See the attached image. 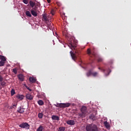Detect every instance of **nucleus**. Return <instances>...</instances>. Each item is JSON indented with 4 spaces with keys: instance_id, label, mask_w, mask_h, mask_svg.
<instances>
[{
    "instance_id": "bb28decb",
    "label": "nucleus",
    "mask_w": 131,
    "mask_h": 131,
    "mask_svg": "<svg viewBox=\"0 0 131 131\" xmlns=\"http://www.w3.org/2000/svg\"><path fill=\"white\" fill-rule=\"evenodd\" d=\"M5 63H6V62L0 61V67L4 66Z\"/></svg>"
},
{
    "instance_id": "b1692460",
    "label": "nucleus",
    "mask_w": 131,
    "mask_h": 131,
    "mask_svg": "<svg viewBox=\"0 0 131 131\" xmlns=\"http://www.w3.org/2000/svg\"><path fill=\"white\" fill-rule=\"evenodd\" d=\"M43 130V126L40 125L39 127L37 129L36 131H42Z\"/></svg>"
},
{
    "instance_id": "7c9ffc66",
    "label": "nucleus",
    "mask_w": 131,
    "mask_h": 131,
    "mask_svg": "<svg viewBox=\"0 0 131 131\" xmlns=\"http://www.w3.org/2000/svg\"><path fill=\"white\" fill-rule=\"evenodd\" d=\"M13 72L15 74H17V69H13Z\"/></svg>"
},
{
    "instance_id": "9b49d317",
    "label": "nucleus",
    "mask_w": 131,
    "mask_h": 131,
    "mask_svg": "<svg viewBox=\"0 0 131 131\" xmlns=\"http://www.w3.org/2000/svg\"><path fill=\"white\" fill-rule=\"evenodd\" d=\"M26 98L28 100H33V96H32V95H31V94H26Z\"/></svg>"
},
{
    "instance_id": "c85d7f7f",
    "label": "nucleus",
    "mask_w": 131,
    "mask_h": 131,
    "mask_svg": "<svg viewBox=\"0 0 131 131\" xmlns=\"http://www.w3.org/2000/svg\"><path fill=\"white\" fill-rule=\"evenodd\" d=\"M51 13L53 16L55 15V10L53 9L51 10Z\"/></svg>"
},
{
    "instance_id": "f3484780",
    "label": "nucleus",
    "mask_w": 131,
    "mask_h": 131,
    "mask_svg": "<svg viewBox=\"0 0 131 131\" xmlns=\"http://www.w3.org/2000/svg\"><path fill=\"white\" fill-rule=\"evenodd\" d=\"M29 80L30 82H32V83H34L36 82V79L33 77H30L29 78Z\"/></svg>"
},
{
    "instance_id": "0eeeda50",
    "label": "nucleus",
    "mask_w": 131,
    "mask_h": 131,
    "mask_svg": "<svg viewBox=\"0 0 131 131\" xmlns=\"http://www.w3.org/2000/svg\"><path fill=\"white\" fill-rule=\"evenodd\" d=\"M87 53H88V55H89V56H91V55H92V56H94V58H97V57H98V55L97 54H96L95 53H92V52H91L90 49H88Z\"/></svg>"
},
{
    "instance_id": "7ed1b4c3",
    "label": "nucleus",
    "mask_w": 131,
    "mask_h": 131,
    "mask_svg": "<svg viewBox=\"0 0 131 131\" xmlns=\"http://www.w3.org/2000/svg\"><path fill=\"white\" fill-rule=\"evenodd\" d=\"M86 107L85 106H83L81 108V113L79 114V116L80 117H82V118H83L84 117H85V114H86Z\"/></svg>"
},
{
    "instance_id": "6e6552de",
    "label": "nucleus",
    "mask_w": 131,
    "mask_h": 131,
    "mask_svg": "<svg viewBox=\"0 0 131 131\" xmlns=\"http://www.w3.org/2000/svg\"><path fill=\"white\" fill-rule=\"evenodd\" d=\"M31 13L33 16H34V17H36L37 16V12H36L35 8L32 9Z\"/></svg>"
},
{
    "instance_id": "39448f33",
    "label": "nucleus",
    "mask_w": 131,
    "mask_h": 131,
    "mask_svg": "<svg viewBox=\"0 0 131 131\" xmlns=\"http://www.w3.org/2000/svg\"><path fill=\"white\" fill-rule=\"evenodd\" d=\"M99 73L97 72H93V70H90L88 72L86 73V76L88 77H89V76H91V75H92L94 76V77H96V76H98V75Z\"/></svg>"
},
{
    "instance_id": "f8f14e48",
    "label": "nucleus",
    "mask_w": 131,
    "mask_h": 131,
    "mask_svg": "<svg viewBox=\"0 0 131 131\" xmlns=\"http://www.w3.org/2000/svg\"><path fill=\"white\" fill-rule=\"evenodd\" d=\"M42 16H43L42 19L43 20V21H45V22H48V21H49V18H48L47 14H43Z\"/></svg>"
},
{
    "instance_id": "393cba45",
    "label": "nucleus",
    "mask_w": 131,
    "mask_h": 131,
    "mask_svg": "<svg viewBox=\"0 0 131 131\" xmlns=\"http://www.w3.org/2000/svg\"><path fill=\"white\" fill-rule=\"evenodd\" d=\"M65 127H60L58 128V131H65Z\"/></svg>"
},
{
    "instance_id": "f704fd0d",
    "label": "nucleus",
    "mask_w": 131,
    "mask_h": 131,
    "mask_svg": "<svg viewBox=\"0 0 131 131\" xmlns=\"http://www.w3.org/2000/svg\"><path fill=\"white\" fill-rule=\"evenodd\" d=\"M48 3L50 4L51 3V0H47Z\"/></svg>"
},
{
    "instance_id": "e433bc0d",
    "label": "nucleus",
    "mask_w": 131,
    "mask_h": 131,
    "mask_svg": "<svg viewBox=\"0 0 131 131\" xmlns=\"http://www.w3.org/2000/svg\"><path fill=\"white\" fill-rule=\"evenodd\" d=\"M29 91L30 92H32V90L31 89H30H30H29Z\"/></svg>"
},
{
    "instance_id": "ddd939ff",
    "label": "nucleus",
    "mask_w": 131,
    "mask_h": 131,
    "mask_svg": "<svg viewBox=\"0 0 131 131\" xmlns=\"http://www.w3.org/2000/svg\"><path fill=\"white\" fill-rule=\"evenodd\" d=\"M51 118H52V120H60L59 116H56V115H53L51 117Z\"/></svg>"
},
{
    "instance_id": "dca6fc26",
    "label": "nucleus",
    "mask_w": 131,
    "mask_h": 131,
    "mask_svg": "<svg viewBox=\"0 0 131 131\" xmlns=\"http://www.w3.org/2000/svg\"><path fill=\"white\" fill-rule=\"evenodd\" d=\"M71 56L73 60H74V61H75V59L77 58L76 55H75V54L74 53L71 52Z\"/></svg>"
},
{
    "instance_id": "6ab92c4d",
    "label": "nucleus",
    "mask_w": 131,
    "mask_h": 131,
    "mask_svg": "<svg viewBox=\"0 0 131 131\" xmlns=\"http://www.w3.org/2000/svg\"><path fill=\"white\" fill-rule=\"evenodd\" d=\"M89 118L92 119V120H96V116L94 114H92L90 116Z\"/></svg>"
},
{
    "instance_id": "58836bf2",
    "label": "nucleus",
    "mask_w": 131,
    "mask_h": 131,
    "mask_svg": "<svg viewBox=\"0 0 131 131\" xmlns=\"http://www.w3.org/2000/svg\"><path fill=\"white\" fill-rule=\"evenodd\" d=\"M27 90H29V89H30V88H29V87H27Z\"/></svg>"
},
{
    "instance_id": "4468645a",
    "label": "nucleus",
    "mask_w": 131,
    "mask_h": 131,
    "mask_svg": "<svg viewBox=\"0 0 131 131\" xmlns=\"http://www.w3.org/2000/svg\"><path fill=\"white\" fill-rule=\"evenodd\" d=\"M18 79L20 81H24V76L22 74H19L18 76Z\"/></svg>"
},
{
    "instance_id": "4be33fe9",
    "label": "nucleus",
    "mask_w": 131,
    "mask_h": 131,
    "mask_svg": "<svg viewBox=\"0 0 131 131\" xmlns=\"http://www.w3.org/2000/svg\"><path fill=\"white\" fill-rule=\"evenodd\" d=\"M26 15L28 16V17H32V15H31V13H30V12L29 11H27L26 12Z\"/></svg>"
},
{
    "instance_id": "72a5a7b5",
    "label": "nucleus",
    "mask_w": 131,
    "mask_h": 131,
    "mask_svg": "<svg viewBox=\"0 0 131 131\" xmlns=\"http://www.w3.org/2000/svg\"><path fill=\"white\" fill-rule=\"evenodd\" d=\"M110 70V72L107 74H106V76H108V75H109V74H110V72H111V71L110 70Z\"/></svg>"
},
{
    "instance_id": "20e7f679",
    "label": "nucleus",
    "mask_w": 131,
    "mask_h": 131,
    "mask_svg": "<svg viewBox=\"0 0 131 131\" xmlns=\"http://www.w3.org/2000/svg\"><path fill=\"white\" fill-rule=\"evenodd\" d=\"M70 105V103H57V104H54V106L58 108H66L67 107H69Z\"/></svg>"
},
{
    "instance_id": "2f4dec72",
    "label": "nucleus",
    "mask_w": 131,
    "mask_h": 131,
    "mask_svg": "<svg viewBox=\"0 0 131 131\" xmlns=\"http://www.w3.org/2000/svg\"><path fill=\"white\" fill-rule=\"evenodd\" d=\"M4 80V78L2 76V75H0V82H2Z\"/></svg>"
},
{
    "instance_id": "a878e982",
    "label": "nucleus",
    "mask_w": 131,
    "mask_h": 131,
    "mask_svg": "<svg viewBox=\"0 0 131 131\" xmlns=\"http://www.w3.org/2000/svg\"><path fill=\"white\" fill-rule=\"evenodd\" d=\"M97 62H103V58L101 57H98Z\"/></svg>"
},
{
    "instance_id": "412c9836",
    "label": "nucleus",
    "mask_w": 131,
    "mask_h": 131,
    "mask_svg": "<svg viewBox=\"0 0 131 131\" xmlns=\"http://www.w3.org/2000/svg\"><path fill=\"white\" fill-rule=\"evenodd\" d=\"M37 103L38 105H39V106H42V105H44L45 104L43 101H42V100H39V101H38Z\"/></svg>"
},
{
    "instance_id": "cd10ccee",
    "label": "nucleus",
    "mask_w": 131,
    "mask_h": 131,
    "mask_svg": "<svg viewBox=\"0 0 131 131\" xmlns=\"http://www.w3.org/2000/svg\"><path fill=\"white\" fill-rule=\"evenodd\" d=\"M15 94H16V92H15V90L12 89L11 91V96H14V95H15Z\"/></svg>"
},
{
    "instance_id": "f03ea898",
    "label": "nucleus",
    "mask_w": 131,
    "mask_h": 131,
    "mask_svg": "<svg viewBox=\"0 0 131 131\" xmlns=\"http://www.w3.org/2000/svg\"><path fill=\"white\" fill-rule=\"evenodd\" d=\"M68 46L72 50H75V48L77 47V43L73 38H71L69 40Z\"/></svg>"
},
{
    "instance_id": "5701e85b",
    "label": "nucleus",
    "mask_w": 131,
    "mask_h": 131,
    "mask_svg": "<svg viewBox=\"0 0 131 131\" xmlns=\"http://www.w3.org/2000/svg\"><path fill=\"white\" fill-rule=\"evenodd\" d=\"M38 118H40V119H41V118L43 117V114L41 113H39L38 114Z\"/></svg>"
},
{
    "instance_id": "473e14b6",
    "label": "nucleus",
    "mask_w": 131,
    "mask_h": 131,
    "mask_svg": "<svg viewBox=\"0 0 131 131\" xmlns=\"http://www.w3.org/2000/svg\"><path fill=\"white\" fill-rule=\"evenodd\" d=\"M98 69L99 70H101V71H102V72H105V70H104V69H102V68H98Z\"/></svg>"
},
{
    "instance_id": "aec40b11",
    "label": "nucleus",
    "mask_w": 131,
    "mask_h": 131,
    "mask_svg": "<svg viewBox=\"0 0 131 131\" xmlns=\"http://www.w3.org/2000/svg\"><path fill=\"white\" fill-rule=\"evenodd\" d=\"M29 4L31 8H34V6H35V3L33 2L32 1H30Z\"/></svg>"
},
{
    "instance_id": "2eb2a0df",
    "label": "nucleus",
    "mask_w": 131,
    "mask_h": 131,
    "mask_svg": "<svg viewBox=\"0 0 131 131\" xmlns=\"http://www.w3.org/2000/svg\"><path fill=\"white\" fill-rule=\"evenodd\" d=\"M17 112L18 113H24V108L23 107H21V106L19 107L17 110Z\"/></svg>"
},
{
    "instance_id": "c756f323",
    "label": "nucleus",
    "mask_w": 131,
    "mask_h": 131,
    "mask_svg": "<svg viewBox=\"0 0 131 131\" xmlns=\"http://www.w3.org/2000/svg\"><path fill=\"white\" fill-rule=\"evenodd\" d=\"M23 2L24 3H25L26 5H27L28 4V0H23Z\"/></svg>"
},
{
    "instance_id": "1a4fd4ad",
    "label": "nucleus",
    "mask_w": 131,
    "mask_h": 131,
    "mask_svg": "<svg viewBox=\"0 0 131 131\" xmlns=\"http://www.w3.org/2000/svg\"><path fill=\"white\" fill-rule=\"evenodd\" d=\"M67 123L69 125H74L75 124V121L73 120H70L67 121Z\"/></svg>"
},
{
    "instance_id": "4c0bfd02",
    "label": "nucleus",
    "mask_w": 131,
    "mask_h": 131,
    "mask_svg": "<svg viewBox=\"0 0 131 131\" xmlns=\"http://www.w3.org/2000/svg\"><path fill=\"white\" fill-rule=\"evenodd\" d=\"M104 124H105V125H106V124H107V122H104Z\"/></svg>"
},
{
    "instance_id": "c9c22d12",
    "label": "nucleus",
    "mask_w": 131,
    "mask_h": 131,
    "mask_svg": "<svg viewBox=\"0 0 131 131\" xmlns=\"http://www.w3.org/2000/svg\"><path fill=\"white\" fill-rule=\"evenodd\" d=\"M17 106V104H13L12 105L13 107H16Z\"/></svg>"
},
{
    "instance_id": "f257e3e1",
    "label": "nucleus",
    "mask_w": 131,
    "mask_h": 131,
    "mask_svg": "<svg viewBox=\"0 0 131 131\" xmlns=\"http://www.w3.org/2000/svg\"><path fill=\"white\" fill-rule=\"evenodd\" d=\"M86 131H99V128L96 124H88L85 126Z\"/></svg>"
},
{
    "instance_id": "a211bd4d",
    "label": "nucleus",
    "mask_w": 131,
    "mask_h": 131,
    "mask_svg": "<svg viewBox=\"0 0 131 131\" xmlns=\"http://www.w3.org/2000/svg\"><path fill=\"white\" fill-rule=\"evenodd\" d=\"M0 60L2 62H6L7 61V59H6V57L3 55H0Z\"/></svg>"
},
{
    "instance_id": "9d476101",
    "label": "nucleus",
    "mask_w": 131,
    "mask_h": 131,
    "mask_svg": "<svg viewBox=\"0 0 131 131\" xmlns=\"http://www.w3.org/2000/svg\"><path fill=\"white\" fill-rule=\"evenodd\" d=\"M24 95H20V94H17L16 96V97L17 98V99H18V100H19L20 101H22V100H23L24 99Z\"/></svg>"
},
{
    "instance_id": "423d86ee",
    "label": "nucleus",
    "mask_w": 131,
    "mask_h": 131,
    "mask_svg": "<svg viewBox=\"0 0 131 131\" xmlns=\"http://www.w3.org/2000/svg\"><path fill=\"white\" fill-rule=\"evenodd\" d=\"M19 126L21 128H26V129H29L30 128V125H29V124H28L27 122L21 123Z\"/></svg>"
}]
</instances>
